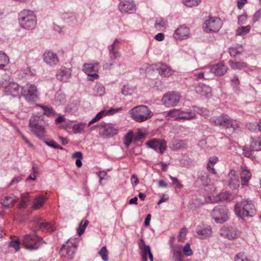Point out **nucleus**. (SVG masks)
<instances>
[{
    "label": "nucleus",
    "mask_w": 261,
    "mask_h": 261,
    "mask_svg": "<svg viewBox=\"0 0 261 261\" xmlns=\"http://www.w3.org/2000/svg\"><path fill=\"white\" fill-rule=\"evenodd\" d=\"M170 178L172 180L177 188H181L183 187V185L177 178L170 176Z\"/></svg>",
    "instance_id": "nucleus-58"
},
{
    "label": "nucleus",
    "mask_w": 261,
    "mask_h": 261,
    "mask_svg": "<svg viewBox=\"0 0 261 261\" xmlns=\"http://www.w3.org/2000/svg\"><path fill=\"white\" fill-rule=\"evenodd\" d=\"M33 174H31L27 178V180H35L37 175L38 174V171L35 169L34 167H33Z\"/></svg>",
    "instance_id": "nucleus-60"
},
{
    "label": "nucleus",
    "mask_w": 261,
    "mask_h": 261,
    "mask_svg": "<svg viewBox=\"0 0 261 261\" xmlns=\"http://www.w3.org/2000/svg\"><path fill=\"white\" fill-rule=\"evenodd\" d=\"M190 34L189 29L185 25H181L175 31L173 37L176 40H184L188 38Z\"/></svg>",
    "instance_id": "nucleus-15"
},
{
    "label": "nucleus",
    "mask_w": 261,
    "mask_h": 261,
    "mask_svg": "<svg viewBox=\"0 0 261 261\" xmlns=\"http://www.w3.org/2000/svg\"><path fill=\"white\" fill-rule=\"evenodd\" d=\"M164 34L159 33L155 36L154 39L158 41H161L164 39Z\"/></svg>",
    "instance_id": "nucleus-64"
},
{
    "label": "nucleus",
    "mask_w": 261,
    "mask_h": 261,
    "mask_svg": "<svg viewBox=\"0 0 261 261\" xmlns=\"http://www.w3.org/2000/svg\"><path fill=\"white\" fill-rule=\"evenodd\" d=\"M182 114L180 118L181 120H191L197 118L196 114L191 111H181Z\"/></svg>",
    "instance_id": "nucleus-33"
},
{
    "label": "nucleus",
    "mask_w": 261,
    "mask_h": 261,
    "mask_svg": "<svg viewBox=\"0 0 261 261\" xmlns=\"http://www.w3.org/2000/svg\"><path fill=\"white\" fill-rule=\"evenodd\" d=\"M208 175V173L204 171L199 172L198 178L200 179L203 185H207L210 182Z\"/></svg>",
    "instance_id": "nucleus-36"
},
{
    "label": "nucleus",
    "mask_w": 261,
    "mask_h": 261,
    "mask_svg": "<svg viewBox=\"0 0 261 261\" xmlns=\"http://www.w3.org/2000/svg\"><path fill=\"white\" fill-rule=\"evenodd\" d=\"M250 149L253 151L261 150V140L259 138L253 139L251 143Z\"/></svg>",
    "instance_id": "nucleus-37"
},
{
    "label": "nucleus",
    "mask_w": 261,
    "mask_h": 261,
    "mask_svg": "<svg viewBox=\"0 0 261 261\" xmlns=\"http://www.w3.org/2000/svg\"><path fill=\"white\" fill-rule=\"evenodd\" d=\"M98 253L101 256L103 260L108 261V250L107 249L106 247H102L100 250L99 251Z\"/></svg>",
    "instance_id": "nucleus-51"
},
{
    "label": "nucleus",
    "mask_w": 261,
    "mask_h": 261,
    "mask_svg": "<svg viewBox=\"0 0 261 261\" xmlns=\"http://www.w3.org/2000/svg\"><path fill=\"white\" fill-rule=\"evenodd\" d=\"M251 30V26L248 25L245 27H241L236 30V34L239 36H244L248 33Z\"/></svg>",
    "instance_id": "nucleus-38"
},
{
    "label": "nucleus",
    "mask_w": 261,
    "mask_h": 261,
    "mask_svg": "<svg viewBox=\"0 0 261 261\" xmlns=\"http://www.w3.org/2000/svg\"><path fill=\"white\" fill-rule=\"evenodd\" d=\"M94 90L97 96H101L105 93V88L102 84L97 83L94 88Z\"/></svg>",
    "instance_id": "nucleus-39"
},
{
    "label": "nucleus",
    "mask_w": 261,
    "mask_h": 261,
    "mask_svg": "<svg viewBox=\"0 0 261 261\" xmlns=\"http://www.w3.org/2000/svg\"><path fill=\"white\" fill-rule=\"evenodd\" d=\"M184 255L182 252V246H175L172 248V259L174 261H182Z\"/></svg>",
    "instance_id": "nucleus-25"
},
{
    "label": "nucleus",
    "mask_w": 261,
    "mask_h": 261,
    "mask_svg": "<svg viewBox=\"0 0 261 261\" xmlns=\"http://www.w3.org/2000/svg\"><path fill=\"white\" fill-rule=\"evenodd\" d=\"M46 198L45 196L41 195L37 196L34 200L33 207L35 210L40 208L44 204Z\"/></svg>",
    "instance_id": "nucleus-31"
},
{
    "label": "nucleus",
    "mask_w": 261,
    "mask_h": 261,
    "mask_svg": "<svg viewBox=\"0 0 261 261\" xmlns=\"http://www.w3.org/2000/svg\"><path fill=\"white\" fill-rule=\"evenodd\" d=\"M99 68V64L98 63H85L83 66V71L89 73L91 72H97Z\"/></svg>",
    "instance_id": "nucleus-27"
},
{
    "label": "nucleus",
    "mask_w": 261,
    "mask_h": 261,
    "mask_svg": "<svg viewBox=\"0 0 261 261\" xmlns=\"http://www.w3.org/2000/svg\"><path fill=\"white\" fill-rule=\"evenodd\" d=\"M44 143L48 146H50L54 148L60 149L63 150V148L58 145L57 143L54 140L47 139L44 140Z\"/></svg>",
    "instance_id": "nucleus-45"
},
{
    "label": "nucleus",
    "mask_w": 261,
    "mask_h": 261,
    "mask_svg": "<svg viewBox=\"0 0 261 261\" xmlns=\"http://www.w3.org/2000/svg\"><path fill=\"white\" fill-rule=\"evenodd\" d=\"M158 70L160 75L164 76H169L172 73L171 69L166 64H162Z\"/></svg>",
    "instance_id": "nucleus-34"
},
{
    "label": "nucleus",
    "mask_w": 261,
    "mask_h": 261,
    "mask_svg": "<svg viewBox=\"0 0 261 261\" xmlns=\"http://www.w3.org/2000/svg\"><path fill=\"white\" fill-rule=\"evenodd\" d=\"M228 185L232 189H237L240 186L239 177L234 170H231L228 175Z\"/></svg>",
    "instance_id": "nucleus-16"
},
{
    "label": "nucleus",
    "mask_w": 261,
    "mask_h": 261,
    "mask_svg": "<svg viewBox=\"0 0 261 261\" xmlns=\"http://www.w3.org/2000/svg\"><path fill=\"white\" fill-rule=\"evenodd\" d=\"M20 25L24 29L30 30L34 29L36 24L35 15L31 10H23L18 15Z\"/></svg>",
    "instance_id": "nucleus-3"
},
{
    "label": "nucleus",
    "mask_w": 261,
    "mask_h": 261,
    "mask_svg": "<svg viewBox=\"0 0 261 261\" xmlns=\"http://www.w3.org/2000/svg\"><path fill=\"white\" fill-rule=\"evenodd\" d=\"M238 19L239 24H244L247 20L246 13H243L242 15L239 16Z\"/></svg>",
    "instance_id": "nucleus-56"
},
{
    "label": "nucleus",
    "mask_w": 261,
    "mask_h": 261,
    "mask_svg": "<svg viewBox=\"0 0 261 261\" xmlns=\"http://www.w3.org/2000/svg\"><path fill=\"white\" fill-rule=\"evenodd\" d=\"M43 59L45 62L50 66L56 65L59 62L57 55L50 51L44 53Z\"/></svg>",
    "instance_id": "nucleus-19"
},
{
    "label": "nucleus",
    "mask_w": 261,
    "mask_h": 261,
    "mask_svg": "<svg viewBox=\"0 0 261 261\" xmlns=\"http://www.w3.org/2000/svg\"><path fill=\"white\" fill-rule=\"evenodd\" d=\"M251 173L247 169L246 167L241 166V181L243 186H246L248 185L249 180L251 178Z\"/></svg>",
    "instance_id": "nucleus-21"
},
{
    "label": "nucleus",
    "mask_w": 261,
    "mask_h": 261,
    "mask_svg": "<svg viewBox=\"0 0 261 261\" xmlns=\"http://www.w3.org/2000/svg\"><path fill=\"white\" fill-rule=\"evenodd\" d=\"M236 214L240 218L252 217L256 213V209L252 201L249 199H244L234 205Z\"/></svg>",
    "instance_id": "nucleus-1"
},
{
    "label": "nucleus",
    "mask_w": 261,
    "mask_h": 261,
    "mask_svg": "<svg viewBox=\"0 0 261 261\" xmlns=\"http://www.w3.org/2000/svg\"><path fill=\"white\" fill-rule=\"evenodd\" d=\"M179 95L174 92L166 93L162 98V102L167 107L175 106L179 101Z\"/></svg>",
    "instance_id": "nucleus-11"
},
{
    "label": "nucleus",
    "mask_w": 261,
    "mask_h": 261,
    "mask_svg": "<svg viewBox=\"0 0 261 261\" xmlns=\"http://www.w3.org/2000/svg\"><path fill=\"white\" fill-rule=\"evenodd\" d=\"M130 180H131V182L133 184V185H135V186L137 185L139 182V180L138 178H137V176L135 174H133L131 176Z\"/></svg>",
    "instance_id": "nucleus-63"
},
{
    "label": "nucleus",
    "mask_w": 261,
    "mask_h": 261,
    "mask_svg": "<svg viewBox=\"0 0 261 261\" xmlns=\"http://www.w3.org/2000/svg\"><path fill=\"white\" fill-rule=\"evenodd\" d=\"M65 98V95L61 91H58L55 95V101L57 105H60L64 101Z\"/></svg>",
    "instance_id": "nucleus-43"
},
{
    "label": "nucleus",
    "mask_w": 261,
    "mask_h": 261,
    "mask_svg": "<svg viewBox=\"0 0 261 261\" xmlns=\"http://www.w3.org/2000/svg\"><path fill=\"white\" fill-rule=\"evenodd\" d=\"M228 210L223 205H217L213 209L211 216L217 223L222 224L228 219Z\"/></svg>",
    "instance_id": "nucleus-6"
},
{
    "label": "nucleus",
    "mask_w": 261,
    "mask_h": 261,
    "mask_svg": "<svg viewBox=\"0 0 261 261\" xmlns=\"http://www.w3.org/2000/svg\"><path fill=\"white\" fill-rule=\"evenodd\" d=\"M183 253L186 256H189L193 254V251L190 248L189 243H187L182 249Z\"/></svg>",
    "instance_id": "nucleus-53"
},
{
    "label": "nucleus",
    "mask_w": 261,
    "mask_h": 261,
    "mask_svg": "<svg viewBox=\"0 0 261 261\" xmlns=\"http://www.w3.org/2000/svg\"><path fill=\"white\" fill-rule=\"evenodd\" d=\"M37 227H39L43 231H53L55 227L53 223L49 222H38Z\"/></svg>",
    "instance_id": "nucleus-30"
},
{
    "label": "nucleus",
    "mask_w": 261,
    "mask_h": 261,
    "mask_svg": "<svg viewBox=\"0 0 261 261\" xmlns=\"http://www.w3.org/2000/svg\"><path fill=\"white\" fill-rule=\"evenodd\" d=\"M222 22L219 18H210L203 25L204 30L207 33L218 32L221 28Z\"/></svg>",
    "instance_id": "nucleus-10"
},
{
    "label": "nucleus",
    "mask_w": 261,
    "mask_h": 261,
    "mask_svg": "<svg viewBox=\"0 0 261 261\" xmlns=\"http://www.w3.org/2000/svg\"><path fill=\"white\" fill-rule=\"evenodd\" d=\"M19 86L15 83H11L6 88V92L8 94L13 96H17L19 93Z\"/></svg>",
    "instance_id": "nucleus-26"
},
{
    "label": "nucleus",
    "mask_w": 261,
    "mask_h": 261,
    "mask_svg": "<svg viewBox=\"0 0 261 261\" xmlns=\"http://www.w3.org/2000/svg\"><path fill=\"white\" fill-rule=\"evenodd\" d=\"M141 250V255L143 258H147V255H148V254L151 252L149 246L142 248Z\"/></svg>",
    "instance_id": "nucleus-54"
},
{
    "label": "nucleus",
    "mask_w": 261,
    "mask_h": 261,
    "mask_svg": "<svg viewBox=\"0 0 261 261\" xmlns=\"http://www.w3.org/2000/svg\"><path fill=\"white\" fill-rule=\"evenodd\" d=\"M17 197L15 195L7 196L1 201V204L5 207H10L13 205L14 203L17 201Z\"/></svg>",
    "instance_id": "nucleus-28"
},
{
    "label": "nucleus",
    "mask_w": 261,
    "mask_h": 261,
    "mask_svg": "<svg viewBox=\"0 0 261 261\" xmlns=\"http://www.w3.org/2000/svg\"><path fill=\"white\" fill-rule=\"evenodd\" d=\"M186 144L185 141L181 140H175L172 145V148L174 150H179L185 147Z\"/></svg>",
    "instance_id": "nucleus-40"
},
{
    "label": "nucleus",
    "mask_w": 261,
    "mask_h": 261,
    "mask_svg": "<svg viewBox=\"0 0 261 261\" xmlns=\"http://www.w3.org/2000/svg\"><path fill=\"white\" fill-rule=\"evenodd\" d=\"M75 248L73 246H67L63 245L61 248L59 253L61 255H64V253H66L67 257L69 259H72L75 254Z\"/></svg>",
    "instance_id": "nucleus-23"
},
{
    "label": "nucleus",
    "mask_w": 261,
    "mask_h": 261,
    "mask_svg": "<svg viewBox=\"0 0 261 261\" xmlns=\"http://www.w3.org/2000/svg\"><path fill=\"white\" fill-rule=\"evenodd\" d=\"M42 109H43L44 111V114L46 115H52L54 113V111L53 109L51 107H42Z\"/></svg>",
    "instance_id": "nucleus-59"
},
{
    "label": "nucleus",
    "mask_w": 261,
    "mask_h": 261,
    "mask_svg": "<svg viewBox=\"0 0 261 261\" xmlns=\"http://www.w3.org/2000/svg\"><path fill=\"white\" fill-rule=\"evenodd\" d=\"M39 118L35 116L31 117L30 119L29 126L35 137L41 139L44 137L46 131L44 126L39 124Z\"/></svg>",
    "instance_id": "nucleus-8"
},
{
    "label": "nucleus",
    "mask_w": 261,
    "mask_h": 261,
    "mask_svg": "<svg viewBox=\"0 0 261 261\" xmlns=\"http://www.w3.org/2000/svg\"><path fill=\"white\" fill-rule=\"evenodd\" d=\"M132 118L135 121L141 122L151 117V112L145 106H138L130 111Z\"/></svg>",
    "instance_id": "nucleus-4"
},
{
    "label": "nucleus",
    "mask_w": 261,
    "mask_h": 261,
    "mask_svg": "<svg viewBox=\"0 0 261 261\" xmlns=\"http://www.w3.org/2000/svg\"><path fill=\"white\" fill-rule=\"evenodd\" d=\"M227 70V67L222 63H217L210 67V71L217 76L224 75Z\"/></svg>",
    "instance_id": "nucleus-18"
},
{
    "label": "nucleus",
    "mask_w": 261,
    "mask_h": 261,
    "mask_svg": "<svg viewBox=\"0 0 261 261\" xmlns=\"http://www.w3.org/2000/svg\"><path fill=\"white\" fill-rule=\"evenodd\" d=\"M206 167L209 172L213 173V174H216L217 173V171L216 169L214 168V165L207 163Z\"/></svg>",
    "instance_id": "nucleus-62"
},
{
    "label": "nucleus",
    "mask_w": 261,
    "mask_h": 261,
    "mask_svg": "<svg viewBox=\"0 0 261 261\" xmlns=\"http://www.w3.org/2000/svg\"><path fill=\"white\" fill-rule=\"evenodd\" d=\"M196 232L201 239H205L212 235V230L210 226L202 224L197 227Z\"/></svg>",
    "instance_id": "nucleus-17"
},
{
    "label": "nucleus",
    "mask_w": 261,
    "mask_h": 261,
    "mask_svg": "<svg viewBox=\"0 0 261 261\" xmlns=\"http://www.w3.org/2000/svg\"><path fill=\"white\" fill-rule=\"evenodd\" d=\"M261 18V9L258 10L255 13L253 16V21L255 22L260 20Z\"/></svg>",
    "instance_id": "nucleus-57"
},
{
    "label": "nucleus",
    "mask_w": 261,
    "mask_h": 261,
    "mask_svg": "<svg viewBox=\"0 0 261 261\" xmlns=\"http://www.w3.org/2000/svg\"><path fill=\"white\" fill-rule=\"evenodd\" d=\"M119 43V39H116L113 43L109 46L110 55H115L119 56V54L118 53V45Z\"/></svg>",
    "instance_id": "nucleus-32"
},
{
    "label": "nucleus",
    "mask_w": 261,
    "mask_h": 261,
    "mask_svg": "<svg viewBox=\"0 0 261 261\" xmlns=\"http://www.w3.org/2000/svg\"><path fill=\"white\" fill-rule=\"evenodd\" d=\"M235 261H251L243 252H240L236 255Z\"/></svg>",
    "instance_id": "nucleus-50"
},
{
    "label": "nucleus",
    "mask_w": 261,
    "mask_h": 261,
    "mask_svg": "<svg viewBox=\"0 0 261 261\" xmlns=\"http://www.w3.org/2000/svg\"><path fill=\"white\" fill-rule=\"evenodd\" d=\"M71 74L70 69L62 67L58 71L56 76L57 79L61 81L67 82L70 78Z\"/></svg>",
    "instance_id": "nucleus-20"
},
{
    "label": "nucleus",
    "mask_w": 261,
    "mask_h": 261,
    "mask_svg": "<svg viewBox=\"0 0 261 261\" xmlns=\"http://www.w3.org/2000/svg\"><path fill=\"white\" fill-rule=\"evenodd\" d=\"M219 161L218 158L216 156H213L209 158L208 163L214 165Z\"/></svg>",
    "instance_id": "nucleus-61"
},
{
    "label": "nucleus",
    "mask_w": 261,
    "mask_h": 261,
    "mask_svg": "<svg viewBox=\"0 0 261 261\" xmlns=\"http://www.w3.org/2000/svg\"><path fill=\"white\" fill-rule=\"evenodd\" d=\"M228 64L233 70H241L244 68H248V65L246 62L243 61L238 62L229 60L228 61Z\"/></svg>",
    "instance_id": "nucleus-29"
},
{
    "label": "nucleus",
    "mask_w": 261,
    "mask_h": 261,
    "mask_svg": "<svg viewBox=\"0 0 261 261\" xmlns=\"http://www.w3.org/2000/svg\"><path fill=\"white\" fill-rule=\"evenodd\" d=\"M21 95L30 103L34 102L39 99V93L36 86L34 85H26L21 90Z\"/></svg>",
    "instance_id": "nucleus-5"
},
{
    "label": "nucleus",
    "mask_w": 261,
    "mask_h": 261,
    "mask_svg": "<svg viewBox=\"0 0 261 261\" xmlns=\"http://www.w3.org/2000/svg\"><path fill=\"white\" fill-rule=\"evenodd\" d=\"M119 9L122 12L133 13L135 10V5L132 0H120Z\"/></svg>",
    "instance_id": "nucleus-14"
},
{
    "label": "nucleus",
    "mask_w": 261,
    "mask_h": 261,
    "mask_svg": "<svg viewBox=\"0 0 261 261\" xmlns=\"http://www.w3.org/2000/svg\"><path fill=\"white\" fill-rule=\"evenodd\" d=\"M242 50L241 46L239 47H232L229 48V53L231 57H235L237 55L241 54Z\"/></svg>",
    "instance_id": "nucleus-42"
},
{
    "label": "nucleus",
    "mask_w": 261,
    "mask_h": 261,
    "mask_svg": "<svg viewBox=\"0 0 261 261\" xmlns=\"http://www.w3.org/2000/svg\"><path fill=\"white\" fill-rule=\"evenodd\" d=\"M97 128L99 134L103 137H111L118 133L119 129L115 127L112 124L101 122L99 124L93 126L91 129Z\"/></svg>",
    "instance_id": "nucleus-7"
},
{
    "label": "nucleus",
    "mask_w": 261,
    "mask_h": 261,
    "mask_svg": "<svg viewBox=\"0 0 261 261\" xmlns=\"http://www.w3.org/2000/svg\"><path fill=\"white\" fill-rule=\"evenodd\" d=\"M149 147L162 154L167 148V144L165 140L162 139H153L147 141L146 143Z\"/></svg>",
    "instance_id": "nucleus-12"
},
{
    "label": "nucleus",
    "mask_w": 261,
    "mask_h": 261,
    "mask_svg": "<svg viewBox=\"0 0 261 261\" xmlns=\"http://www.w3.org/2000/svg\"><path fill=\"white\" fill-rule=\"evenodd\" d=\"M9 247H13L16 251H18L20 249L19 242L18 239L12 240L9 243Z\"/></svg>",
    "instance_id": "nucleus-55"
},
{
    "label": "nucleus",
    "mask_w": 261,
    "mask_h": 261,
    "mask_svg": "<svg viewBox=\"0 0 261 261\" xmlns=\"http://www.w3.org/2000/svg\"><path fill=\"white\" fill-rule=\"evenodd\" d=\"M195 91L197 93L201 96L208 97L211 95V89L207 85L198 84L195 86Z\"/></svg>",
    "instance_id": "nucleus-22"
},
{
    "label": "nucleus",
    "mask_w": 261,
    "mask_h": 261,
    "mask_svg": "<svg viewBox=\"0 0 261 261\" xmlns=\"http://www.w3.org/2000/svg\"><path fill=\"white\" fill-rule=\"evenodd\" d=\"M106 114L105 111H101L98 113L96 114L94 118H93L91 121L88 123V126L91 125L92 124L97 122L99 119L102 118Z\"/></svg>",
    "instance_id": "nucleus-47"
},
{
    "label": "nucleus",
    "mask_w": 261,
    "mask_h": 261,
    "mask_svg": "<svg viewBox=\"0 0 261 261\" xmlns=\"http://www.w3.org/2000/svg\"><path fill=\"white\" fill-rule=\"evenodd\" d=\"M89 224V221L87 220L82 221L79 224V230L78 231V234L79 236H81L85 231V230Z\"/></svg>",
    "instance_id": "nucleus-48"
},
{
    "label": "nucleus",
    "mask_w": 261,
    "mask_h": 261,
    "mask_svg": "<svg viewBox=\"0 0 261 261\" xmlns=\"http://www.w3.org/2000/svg\"><path fill=\"white\" fill-rule=\"evenodd\" d=\"M167 22L163 18H157L154 24V27L158 30L161 31L166 28Z\"/></svg>",
    "instance_id": "nucleus-35"
},
{
    "label": "nucleus",
    "mask_w": 261,
    "mask_h": 261,
    "mask_svg": "<svg viewBox=\"0 0 261 261\" xmlns=\"http://www.w3.org/2000/svg\"><path fill=\"white\" fill-rule=\"evenodd\" d=\"M8 62L9 59L7 55L4 53L0 51V69H3Z\"/></svg>",
    "instance_id": "nucleus-41"
},
{
    "label": "nucleus",
    "mask_w": 261,
    "mask_h": 261,
    "mask_svg": "<svg viewBox=\"0 0 261 261\" xmlns=\"http://www.w3.org/2000/svg\"><path fill=\"white\" fill-rule=\"evenodd\" d=\"M134 91V88L128 85H124L121 90V93L125 96L131 95Z\"/></svg>",
    "instance_id": "nucleus-44"
},
{
    "label": "nucleus",
    "mask_w": 261,
    "mask_h": 261,
    "mask_svg": "<svg viewBox=\"0 0 261 261\" xmlns=\"http://www.w3.org/2000/svg\"><path fill=\"white\" fill-rule=\"evenodd\" d=\"M220 236L229 240L235 239L240 236V232L233 227H223L220 231Z\"/></svg>",
    "instance_id": "nucleus-13"
},
{
    "label": "nucleus",
    "mask_w": 261,
    "mask_h": 261,
    "mask_svg": "<svg viewBox=\"0 0 261 261\" xmlns=\"http://www.w3.org/2000/svg\"><path fill=\"white\" fill-rule=\"evenodd\" d=\"M210 121L212 124L225 129L232 128L236 130L239 127L238 122L227 115L223 114L218 117H213L210 118Z\"/></svg>",
    "instance_id": "nucleus-2"
},
{
    "label": "nucleus",
    "mask_w": 261,
    "mask_h": 261,
    "mask_svg": "<svg viewBox=\"0 0 261 261\" xmlns=\"http://www.w3.org/2000/svg\"><path fill=\"white\" fill-rule=\"evenodd\" d=\"M200 2V0H183L184 5L188 7L197 6Z\"/></svg>",
    "instance_id": "nucleus-49"
},
{
    "label": "nucleus",
    "mask_w": 261,
    "mask_h": 261,
    "mask_svg": "<svg viewBox=\"0 0 261 261\" xmlns=\"http://www.w3.org/2000/svg\"><path fill=\"white\" fill-rule=\"evenodd\" d=\"M133 140V132L129 131L124 138V144L126 148H128L131 144Z\"/></svg>",
    "instance_id": "nucleus-46"
},
{
    "label": "nucleus",
    "mask_w": 261,
    "mask_h": 261,
    "mask_svg": "<svg viewBox=\"0 0 261 261\" xmlns=\"http://www.w3.org/2000/svg\"><path fill=\"white\" fill-rule=\"evenodd\" d=\"M165 113L166 114V118L167 119L173 118L176 121H180L181 120V118H180V117L181 116L182 112L179 109H174L172 110L166 112Z\"/></svg>",
    "instance_id": "nucleus-24"
},
{
    "label": "nucleus",
    "mask_w": 261,
    "mask_h": 261,
    "mask_svg": "<svg viewBox=\"0 0 261 261\" xmlns=\"http://www.w3.org/2000/svg\"><path fill=\"white\" fill-rule=\"evenodd\" d=\"M187 233V229L186 228L181 229L179 234L177 236L178 241L184 242L186 238V236Z\"/></svg>",
    "instance_id": "nucleus-52"
},
{
    "label": "nucleus",
    "mask_w": 261,
    "mask_h": 261,
    "mask_svg": "<svg viewBox=\"0 0 261 261\" xmlns=\"http://www.w3.org/2000/svg\"><path fill=\"white\" fill-rule=\"evenodd\" d=\"M41 238L36 236L25 235L23 239V245L25 249L32 251L37 250L40 247Z\"/></svg>",
    "instance_id": "nucleus-9"
}]
</instances>
